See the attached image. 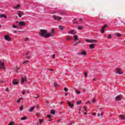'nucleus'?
<instances>
[{"label": "nucleus", "mask_w": 125, "mask_h": 125, "mask_svg": "<svg viewBox=\"0 0 125 125\" xmlns=\"http://www.w3.org/2000/svg\"><path fill=\"white\" fill-rule=\"evenodd\" d=\"M39 34L41 35V37H44V39H48L49 37L54 36V29H52L49 33H47L46 30L41 29Z\"/></svg>", "instance_id": "nucleus-1"}, {"label": "nucleus", "mask_w": 125, "mask_h": 125, "mask_svg": "<svg viewBox=\"0 0 125 125\" xmlns=\"http://www.w3.org/2000/svg\"><path fill=\"white\" fill-rule=\"evenodd\" d=\"M0 69H2L4 70L5 69V66H4V62H1L0 61Z\"/></svg>", "instance_id": "nucleus-2"}, {"label": "nucleus", "mask_w": 125, "mask_h": 125, "mask_svg": "<svg viewBox=\"0 0 125 125\" xmlns=\"http://www.w3.org/2000/svg\"><path fill=\"white\" fill-rule=\"evenodd\" d=\"M53 19H54V20H56V19H57L58 21H60V20L62 19V17H57L56 15H53Z\"/></svg>", "instance_id": "nucleus-3"}, {"label": "nucleus", "mask_w": 125, "mask_h": 125, "mask_svg": "<svg viewBox=\"0 0 125 125\" xmlns=\"http://www.w3.org/2000/svg\"><path fill=\"white\" fill-rule=\"evenodd\" d=\"M4 39L5 41H7V42H11V38H10V37H9L8 35L5 36Z\"/></svg>", "instance_id": "nucleus-4"}, {"label": "nucleus", "mask_w": 125, "mask_h": 125, "mask_svg": "<svg viewBox=\"0 0 125 125\" xmlns=\"http://www.w3.org/2000/svg\"><path fill=\"white\" fill-rule=\"evenodd\" d=\"M116 74H118V75H123V72H122V70L120 68H117L116 69Z\"/></svg>", "instance_id": "nucleus-5"}, {"label": "nucleus", "mask_w": 125, "mask_h": 125, "mask_svg": "<svg viewBox=\"0 0 125 125\" xmlns=\"http://www.w3.org/2000/svg\"><path fill=\"white\" fill-rule=\"evenodd\" d=\"M85 42H90V43H92V42H97V40H88L87 39L85 40Z\"/></svg>", "instance_id": "nucleus-6"}, {"label": "nucleus", "mask_w": 125, "mask_h": 125, "mask_svg": "<svg viewBox=\"0 0 125 125\" xmlns=\"http://www.w3.org/2000/svg\"><path fill=\"white\" fill-rule=\"evenodd\" d=\"M67 104L68 106L70 107V108H74V104H73L71 103L70 102H67Z\"/></svg>", "instance_id": "nucleus-7"}, {"label": "nucleus", "mask_w": 125, "mask_h": 125, "mask_svg": "<svg viewBox=\"0 0 125 125\" xmlns=\"http://www.w3.org/2000/svg\"><path fill=\"white\" fill-rule=\"evenodd\" d=\"M19 25L20 26H25V25H26V22L23 21H21L19 22Z\"/></svg>", "instance_id": "nucleus-8"}, {"label": "nucleus", "mask_w": 125, "mask_h": 125, "mask_svg": "<svg viewBox=\"0 0 125 125\" xmlns=\"http://www.w3.org/2000/svg\"><path fill=\"white\" fill-rule=\"evenodd\" d=\"M117 100H118V101H121V100H122V99L123 98V96H118L116 97Z\"/></svg>", "instance_id": "nucleus-9"}, {"label": "nucleus", "mask_w": 125, "mask_h": 125, "mask_svg": "<svg viewBox=\"0 0 125 125\" xmlns=\"http://www.w3.org/2000/svg\"><path fill=\"white\" fill-rule=\"evenodd\" d=\"M89 47L90 49H93L95 47V44L92 43L89 45Z\"/></svg>", "instance_id": "nucleus-10"}, {"label": "nucleus", "mask_w": 125, "mask_h": 125, "mask_svg": "<svg viewBox=\"0 0 125 125\" xmlns=\"http://www.w3.org/2000/svg\"><path fill=\"white\" fill-rule=\"evenodd\" d=\"M25 82H27V78L25 77L24 78H21V83H24Z\"/></svg>", "instance_id": "nucleus-11"}, {"label": "nucleus", "mask_w": 125, "mask_h": 125, "mask_svg": "<svg viewBox=\"0 0 125 125\" xmlns=\"http://www.w3.org/2000/svg\"><path fill=\"white\" fill-rule=\"evenodd\" d=\"M18 15L20 18H21L22 17V11H19L18 12Z\"/></svg>", "instance_id": "nucleus-12"}, {"label": "nucleus", "mask_w": 125, "mask_h": 125, "mask_svg": "<svg viewBox=\"0 0 125 125\" xmlns=\"http://www.w3.org/2000/svg\"><path fill=\"white\" fill-rule=\"evenodd\" d=\"M0 18H5V19H6V18H7V16H6L5 15V14H0Z\"/></svg>", "instance_id": "nucleus-13"}, {"label": "nucleus", "mask_w": 125, "mask_h": 125, "mask_svg": "<svg viewBox=\"0 0 125 125\" xmlns=\"http://www.w3.org/2000/svg\"><path fill=\"white\" fill-rule=\"evenodd\" d=\"M119 117L121 118V120H123L125 121V115H120Z\"/></svg>", "instance_id": "nucleus-14"}, {"label": "nucleus", "mask_w": 125, "mask_h": 125, "mask_svg": "<svg viewBox=\"0 0 125 125\" xmlns=\"http://www.w3.org/2000/svg\"><path fill=\"white\" fill-rule=\"evenodd\" d=\"M73 39L75 42L78 41L79 40V39H78V35H74Z\"/></svg>", "instance_id": "nucleus-15"}, {"label": "nucleus", "mask_w": 125, "mask_h": 125, "mask_svg": "<svg viewBox=\"0 0 125 125\" xmlns=\"http://www.w3.org/2000/svg\"><path fill=\"white\" fill-rule=\"evenodd\" d=\"M81 55H84V56H85L86 55V52L85 51H82L81 53Z\"/></svg>", "instance_id": "nucleus-16"}, {"label": "nucleus", "mask_w": 125, "mask_h": 125, "mask_svg": "<svg viewBox=\"0 0 125 125\" xmlns=\"http://www.w3.org/2000/svg\"><path fill=\"white\" fill-rule=\"evenodd\" d=\"M21 5L20 4H18L17 6H14V9L17 10L19 7H20Z\"/></svg>", "instance_id": "nucleus-17"}, {"label": "nucleus", "mask_w": 125, "mask_h": 125, "mask_svg": "<svg viewBox=\"0 0 125 125\" xmlns=\"http://www.w3.org/2000/svg\"><path fill=\"white\" fill-rule=\"evenodd\" d=\"M64 28H65V27H64V26H62V25H60V26H59V29L61 30H63V29H64Z\"/></svg>", "instance_id": "nucleus-18"}, {"label": "nucleus", "mask_w": 125, "mask_h": 125, "mask_svg": "<svg viewBox=\"0 0 125 125\" xmlns=\"http://www.w3.org/2000/svg\"><path fill=\"white\" fill-rule=\"evenodd\" d=\"M34 109H35V106L31 107L29 109V112H32V111H34Z\"/></svg>", "instance_id": "nucleus-19"}, {"label": "nucleus", "mask_w": 125, "mask_h": 125, "mask_svg": "<svg viewBox=\"0 0 125 125\" xmlns=\"http://www.w3.org/2000/svg\"><path fill=\"white\" fill-rule=\"evenodd\" d=\"M13 84H14V85L18 84V82H17V81H16V80H14L13 81Z\"/></svg>", "instance_id": "nucleus-20"}, {"label": "nucleus", "mask_w": 125, "mask_h": 125, "mask_svg": "<svg viewBox=\"0 0 125 125\" xmlns=\"http://www.w3.org/2000/svg\"><path fill=\"white\" fill-rule=\"evenodd\" d=\"M21 120V121H25V120H27V117L26 116H24L23 117H22Z\"/></svg>", "instance_id": "nucleus-21"}, {"label": "nucleus", "mask_w": 125, "mask_h": 125, "mask_svg": "<svg viewBox=\"0 0 125 125\" xmlns=\"http://www.w3.org/2000/svg\"><path fill=\"white\" fill-rule=\"evenodd\" d=\"M51 114H52V115H54V114H55V110L52 109L51 110Z\"/></svg>", "instance_id": "nucleus-22"}, {"label": "nucleus", "mask_w": 125, "mask_h": 125, "mask_svg": "<svg viewBox=\"0 0 125 125\" xmlns=\"http://www.w3.org/2000/svg\"><path fill=\"white\" fill-rule=\"evenodd\" d=\"M14 124H15L14 122L12 121L9 123L8 125H14Z\"/></svg>", "instance_id": "nucleus-23"}, {"label": "nucleus", "mask_w": 125, "mask_h": 125, "mask_svg": "<svg viewBox=\"0 0 125 125\" xmlns=\"http://www.w3.org/2000/svg\"><path fill=\"white\" fill-rule=\"evenodd\" d=\"M75 32V30L73 29L72 30L69 31L68 34H73Z\"/></svg>", "instance_id": "nucleus-24"}, {"label": "nucleus", "mask_w": 125, "mask_h": 125, "mask_svg": "<svg viewBox=\"0 0 125 125\" xmlns=\"http://www.w3.org/2000/svg\"><path fill=\"white\" fill-rule=\"evenodd\" d=\"M43 122V120L39 119V122L38 123H39V124H42V123Z\"/></svg>", "instance_id": "nucleus-25"}, {"label": "nucleus", "mask_w": 125, "mask_h": 125, "mask_svg": "<svg viewBox=\"0 0 125 125\" xmlns=\"http://www.w3.org/2000/svg\"><path fill=\"white\" fill-rule=\"evenodd\" d=\"M82 104V101H79L77 102L76 104L77 105H80Z\"/></svg>", "instance_id": "nucleus-26"}, {"label": "nucleus", "mask_w": 125, "mask_h": 125, "mask_svg": "<svg viewBox=\"0 0 125 125\" xmlns=\"http://www.w3.org/2000/svg\"><path fill=\"white\" fill-rule=\"evenodd\" d=\"M116 36H117V37H122V34H121L120 33H117L116 34Z\"/></svg>", "instance_id": "nucleus-27"}, {"label": "nucleus", "mask_w": 125, "mask_h": 125, "mask_svg": "<svg viewBox=\"0 0 125 125\" xmlns=\"http://www.w3.org/2000/svg\"><path fill=\"white\" fill-rule=\"evenodd\" d=\"M105 32V30L104 29H103V28H102L101 30V33L102 34H104V32Z\"/></svg>", "instance_id": "nucleus-28"}, {"label": "nucleus", "mask_w": 125, "mask_h": 125, "mask_svg": "<svg viewBox=\"0 0 125 125\" xmlns=\"http://www.w3.org/2000/svg\"><path fill=\"white\" fill-rule=\"evenodd\" d=\"M107 39H112V36L111 35V34L108 35V36H107Z\"/></svg>", "instance_id": "nucleus-29"}, {"label": "nucleus", "mask_w": 125, "mask_h": 125, "mask_svg": "<svg viewBox=\"0 0 125 125\" xmlns=\"http://www.w3.org/2000/svg\"><path fill=\"white\" fill-rule=\"evenodd\" d=\"M107 26H108V25H107V24H105V25H104V27H103L102 28V29H103V30H105V28H106Z\"/></svg>", "instance_id": "nucleus-30"}, {"label": "nucleus", "mask_w": 125, "mask_h": 125, "mask_svg": "<svg viewBox=\"0 0 125 125\" xmlns=\"http://www.w3.org/2000/svg\"><path fill=\"white\" fill-rule=\"evenodd\" d=\"M79 43H81V41L76 42V43L74 44V45H77V44H79Z\"/></svg>", "instance_id": "nucleus-31"}, {"label": "nucleus", "mask_w": 125, "mask_h": 125, "mask_svg": "<svg viewBox=\"0 0 125 125\" xmlns=\"http://www.w3.org/2000/svg\"><path fill=\"white\" fill-rule=\"evenodd\" d=\"M23 106H21L20 107V110L21 111H23Z\"/></svg>", "instance_id": "nucleus-32"}, {"label": "nucleus", "mask_w": 125, "mask_h": 125, "mask_svg": "<svg viewBox=\"0 0 125 125\" xmlns=\"http://www.w3.org/2000/svg\"><path fill=\"white\" fill-rule=\"evenodd\" d=\"M29 61H26L23 62L22 64H26V63H29Z\"/></svg>", "instance_id": "nucleus-33"}, {"label": "nucleus", "mask_w": 125, "mask_h": 125, "mask_svg": "<svg viewBox=\"0 0 125 125\" xmlns=\"http://www.w3.org/2000/svg\"><path fill=\"white\" fill-rule=\"evenodd\" d=\"M78 30H83V27L81 26H78Z\"/></svg>", "instance_id": "nucleus-34"}, {"label": "nucleus", "mask_w": 125, "mask_h": 125, "mask_svg": "<svg viewBox=\"0 0 125 125\" xmlns=\"http://www.w3.org/2000/svg\"><path fill=\"white\" fill-rule=\"evenodd\" d=\"M76 91L77 94H81V92L80 91L76 90Z\"/></svg>", "instance_id": "nucleus-35"}, {"label": "nucleus", "mask_w": 125, "mask_h": 125, "mask_svg": "<svg viewBox=\"0 0 125 125\" xmlns=\"http://www.w3.org/2000/svg\"><path fill=\"white\" fill-rule=\"evenodd\" d=\"M96 101V100L93 99V101H92V103H95V102Z\"/></svg>", "instance_id": "nucleus-36"}, {"label": "nucleus", "mask_w": 125, "mask_h": 125, "mask_svg": "<svg viewBox=\"0 0 125 125\" xmlns=\"http://www.w3.org/2000/svg\"><path fill=\"white\" fill-rule=\"evenodd\" d=\"M86 77H87V74L86 73V72L84 73V77L86 78Z\"/></svg>", "instance_id": "nucleus-37"}, {"label": "nucleus", "mask_w": 125, "mask_h": 125, "mask_svg": "<svg viewBox=\"0 0 125 125\" xmlns=\"http://www.w3.org/2000/svg\"><path fill=\"white\" fill-rule=\"evenodd\" d=\"M20 68L19 67H17L16 68V70H17V73H18V71H18V70H20Z\"/></svg>", "instance_id": "nucleus-38"}, {"label": "nucleus", "mask_w": 125, "mask_h": 125, "mask_svg": "<svg viewBox=\"0 0 125 125\" xmlns=\"http://www.w3.org/2000/svg\"><path fill=\"white\" fill-rule=\"evenodd\" d=\"M64 91L67 92V91H68V89L65 87V88H64Z\"/></svg>", "instance_id": "nucleus-39"}, {"label": "nucleus", "mask_w": 125, "mask_h": 125, "mask_svg": "<svg viewBox=\"0 0 125 125\" xmlns=\"http://www.w3.org/2000/svg\"><path fill=\"white\" fill-rule=\"evenodd\" d=\"M5 91H6L7 92H8V91H9V89H8V88L7 87V88H6Z\"/></svg>", "instance_id": "nucleus-40"}, {"label": "nucleus", "mask_w": 125, "mask_h": 125, "mask_svg": "<svg viewBox=\"0 0 125 125\" xmlns=\"http://www.w3.org/2000/svg\"><path fill=\"white\" fill-rule=\"evenodd\" d=\"M13 28H18V26L14 25L13 26Z\"/></svg>", "instance_id": "nucleus-41"}, {"label": "nucleus", "mask_w": 125, "mask_h": 125, "mask_svg": "<svg viewBox=\"0 0 125 125\" xmlns=\"http://www.w3.org/2000/svg\"><path fill=\"white\" fill-rule=\"evenodd\" d=\"M47 117H48L49 119H51V115H47Z\"/></svg>", "instance_id": "nucleus-42"}, {"label": "nucleus", "mask_w": 125, "mask_h": 125, "mask_svg": "<svg viewBox=\"0 0 125 125\" xmlns=\"http://www.w3.org/2000/svg\"><path fill=\"white\" fill-rule=\"evenodd\" d=\"M17 102H18V103H20V102H21V100L19 99L18 100Z\"/></svg>", "instance_id": "nucleus-43"}, {"label": "nucleus", "mask_w": 125, "mask_h": 125, "mask_svg": "<svg viewBox=\"0 0 125 125\" xmlns=\"http://www.w3.org/2000/svg\"><path fill=\"white\" fill-rule=\"evenodd\" d=\"M25 91H22V93L23 95H24V94H25Z\"/></svg>", "instance_id": "nucleus-44"}, {"label": "nucleus", "mask_w": 125, "mask_h": 125, "mask_svg": "<svg viewBox=\"0 0 125 125\" xmlns=\"http://www.w3.org/2000/svg\"><path fill=\"white\" fill-rule=\"evenodd\" d=\"M37 117H40V113H38L36 115Z\"/></svg>", "instance_id": "nucleus-45"}, {"label": "nucleus", "mask_w": 125, "mask_h": 125, "mask_svg": "<svg viewBox=\"0 0 125 125\" xmlns=\"http://www.w3.org/2000/svg\"><path fill=\"white\" fill-rule=\"evenodd\" d=\"M26 58V59H29L30 57L29 56H27Z\"/></svg>", "instance_id": "nucleus-46"}, {"label": "nucleus", "mask_w": 125, "mask_h": 125, "mask_svg": "<svg viewBox=\"0 0 125 125\" xmlns=\"http://www.w3.org/2000/svg\"><path fill=\"white\" fill-rule=\"evenodd\" d=\"M76 54L78 55H82V54H81V53H77Z\"/></svg>", "instance_id": "nucleus-47"}, {"label": "nucleus", "mask_w": 125, "mask_h": 125, "mask_svg": "<svg viewBox=\"0 0 125 125\" xmlns=\"http://www.w3.org/2000/svg\"><path fill=\"white\" fill-rule=\"evenodd\" d=\"M29 40V38H25V42H27Z\"/></svg>", "instance_id": "nucleus-48"}, {"label": "nucleus", "mask_w": 125, "mask_h": 125, "mask_svg": "<svg viewBox=\"0 0 125 125\" xmlns=\"http://www.w3.org/2000/svg\"><path fill=\"white\" fill-rule=\"evenodd\" d=\"M53 58L54 59L55 58V54L53 55Z\"/></svg>", "instance_id": "nucleus-49"}, {"label": "nucleus", "mask_w": 125, "mask_h": 125, "mask_svg": "<svg viewBox=\"0 0 125 125\" xmlns=\"http://www.w3.org/2000/svg\"><path fill=\"white\" fill-rule=\"evenodd\" d=\"M98 108H99V109H102V108L100 107L99 105H98Z\"/></svg>", "instance_id": "nucleus-50"}, {"label": "nucleus", "mask_w": 125, "mask_h": 125, "mask_svg": "<svg viewBox=\"0 0 125 125\" xmlns=\"http://www.w3.org/2000/svg\"><path fill=\"white\" fill-rule=\"evenodd\" d=\"M70 39L71 38H70V37H68L66 38V40H67V41H68V40H70Z\"/></svg>", "instance_id": "nucleus-51"}, {"label": "nucleus", "mask_w": 125, "mask_h": 125, "mask_svg": "<svg viewBox=\"0 0 125 125\" xmlns=\"http://www.w3.org/2000/svg\"><path fill=\"white\" fill-rule=\"evenodd\" d=\"M39 106L40 105H39V104H37L36 106V108L38 109V108H39Z\"/></svg>", "instance_id": "nucleus-52"}, {"label": "nucleus", "mask_w": 125, "mask_h": 125, "mask_svg": "<svg viewBox=\"0 0 125 125\" xmlns=\"http://www.w3.org/2000/svg\"><path fill=\"white\" fill-rule=\"evenodd\" d=\"M57 85H57V83H54V86H57Z\"/></svg>", "instance_id": "nucleus-53"}, {"label": "nucleus", "mask_w": 125, "mask_h": 125, "mask_svg": "<svg viewBox=\"0 0 125 125\" xmlns=\"http://www.w3.org/2000/svg\"><path fill=\"white\" fill-rule=\"evenodd\" d=\"M68 96V93H66L65 94V96Z\"/></svg>", "instance_id": "nucleus-54"}, {"label": "nucleus", "mask_w": 125, "mask_h": 125, "mask_svg": "<svg viewBox=\"0 0 125 125\" xmlns=\"http://www.w3.org/2000/svg\"><path fill=\"white\" fill-rule=\"evenodd\" d=\"M79 21H80V22H82V21H83V20L82 19H80Z\"/></svg>", "instance_id": "nucleus-55"}, {"label": "nucleus", "mask_w": 125, "mask_h": 125, "mask_svg": "<svg viewBox=\"0 0 125 125\" xmlns=\"http://www.w3.org/2000/svg\"><path fill=\"white\" fill-rule=\"evenodd\" d=\"M84 111H86V108H85V106H84Z\"/></svg>", "instance_id": "nucleus-56"}, {"label": "nucleus", "mask_w": 125, "mask_h": 125, "mask_svg": "<svg viewBox=\"0 0 125 125\" xmlns=\"http://www.w3.org/2000/svg\"><path fill=\"white\" fill-rule=\"evenodd\" d=\"M93 81H94V82H96V79L94 78V79H93Z\"/></svg>", "instance_id": "nucleus-57"}, {"label": "nucleus", "mask_w": 125, "mask_h": 125, "mask_svg": "<svg viewBox=\"0 0 125 125\" xmlns=\"http://www.w3.org/2000/svg\"><path fill=\"white\" fill-rule=\"evenodd\" d=\"M62 103H64V102H60V104H62Z\"/></svg>", "instance_id": "nucleus-58"}, {"label": "nucleus", "mask_w": 125, "mask_h": 125, "mask_svg": "<svg viewBox=\"0 0 125 125\" xmlns=\"http://www.w3.org/2000/svg\"><path fill=\"white\" fill-rule=\"evenodd\" d=\"M93 116H95V115H96V113H94L92 114Z\"/></svg>", "instance_id": "nucleus-59"}, {"label": "nucleus", "mask_w": 125, "mask_h": 125, "mask_svg": "<svg viewBox=\"0 0 125 125\" xmlns=\"http://www.w3.org/2000/svg\"><path fill=\"white\" fill-rule=\"evenodd\" d=\"M101 116H103V112H102V113H101Z\"/></svg>", "instance_id": "nucleus-60"}, {"label": "nucleus", "mask_w": 125, "mask_h": 125, "mask_svg": "<svg viewBox=\"0 0 125 125\" xmlns=\"http://www.w3.org/2000/svg\"><path fill=\"white\" fill-rule=\"evenodd\" d=\"M34 98H35V99H37V98H38V97H34Z\"/></svg>", "instance_id": "nucleus-61"}, {"label": "nucleus", "mask_w": 125, "mask_h": 125, "mask_svg": "<svg viewBox=\"0 0 125 125\" xmlns=\"http://www.w3.org/2000/svg\"><path fill=\"white\" fill-rule=\"evenodd\" d=\"M49 71H54V70H53V69H49Z\"/></svg>", "instance_id": "nucleus-62"}, {"label": "nucleus", "mask_w": 125, "mask_h": 125, "mask_svg": "<svg viewBox=\"0 0 125 125\" xmlns=\"http://www.w3.org/2000/svg\"><path fill=\"white\" fill-rule=\"evenodd\" d=\"M61 14H65V13H61Z\"/></svg>", "instance_id": "nucleus-63"}, {"label": "nucleus", "mask_w": 125, "mask_h": 125, "mask_svg": "<svg viewBox=\"0 0 125 125\" xmlns=\"http://www.w3.org/2000/svg\"><path fill=\"white\" fill-rule=\"evenodd\" d=\"M37 125H40V123L38 122L37 123Z\"/></svg>", "instance_id": "nucleus-64"}]
</instances>
